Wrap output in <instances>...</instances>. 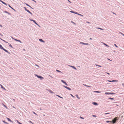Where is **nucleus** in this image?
Wrapping results in <instances>:
<instances>
[{"mask_svg": "<svg viewBox=\"0 0 124 124\" xmlns=\"http://www.w3.org/2000/svg\"><path fill=\"white\" fill-rule=\"evenodd\" d=\"M118 119L119 118L117 117H115L112 119V121H111V123H113V124L116 123Z\"/></svg>", "mask_w": 124, "mask_h": 124, "instance_id": "1", "label": "nucleus"}, {"mask_svg": "<svg viewBox=\"0 0 124 124\" xmlns=\"http://www.w3.org/2000/svg\"><path fill=\"white\" fill-rule=\"evenodd\" d=\"M105 94L106 95H109L110 94L114 95L116 94V93H108L105 92Z\"/></svg>", "mask_w": 124, "mask_h": 124, "instance_id": "2", "label": "nucleus"}, {"mask_svg": "<svg viewBox=\"0 0 124 124\" xmlns=\"http://www.w3.org/2000/svg\"><path fill=\"white\" fill-rule=\"evenodd\" d=\"M62 82L64 83L67 86H68V85L66 83V82L64 81V80H61Z\"/></svg>", "mask_w": 124, "mask_h": 124, "instance_id": "3", "label": "nucleus"}, {"mask_svg": "<svg viewBox=\"0 0 124 124\" xmlns=\"http://www.w3.org/2000/svg\"><path fill=\"white\" fill-rule=\"evenodd\" d=\"M80 44L84 45H89L90 44L88 43H85L83 42H80Z\"/></svg>", "mask_w": 124, "mask_h": 124, "instance_id": "4", "label": "nucleus"}, {"mask_svg": "<svg viewBox=\"0 0 124 124\" xmlns=\"http://www.w3.org/2000/svg\"><path fill=\"white\" fill-rule=\"evenodd\" d=\"M108 81L109 82H117L118 81V80H108Z\"/></svg>", "mask_w": 124, "mask_h": 124, "instance_id": "5", "label": "nucleus"}, {"mask_svg": "<svg viewBox=\"0 0 124 124\" xmlns=\"http://www.w3.org/2000/svg\"><path fill=\"white\" fill-rule=\"evenodd\" d=\"M14 39L15 41H16L19 42H20V43H22V42L20 40H19L17 39Z\"/></svg>", "mask_w": 124, "mask_h": 124, "instance_id": "6", "label": "nucleus"}, {"mask_svg": "<svg viewBox=\"0 0 124 124\" xmlns=\"http://www.w3.org/2000/svg\"><path fill=\"white\" fill-rule=\"evenodd\" d=\"M8 6L11 9L13 10L15 12H16V10H15L9 4H8Z\"/></svg>", "mask_w": 124, "mask_h": 124, "instance_id": "7", "label": "nucleus"}, {"mask_svg": "<svg viewBox=\"0 0 124 124\" xmlns=\"http://www.w3.org/2000/svg\"><path fill=\"white\" fill-rule=\"evenodd\" d=\"M92 103L93 104V105H95V106H97L98 105V104L97 103L95 102H93Z\"/></svg>", "mask_w": 124, "mask_h": 124, "instance_id": "8", "label": "nucleus"}, {"mask_svg": "<svg viewBox=\"0 0 124 124\" xmlns=\"http://www.w3.org/2000/svg\"><path fill=\"white\" fill-rule=\"evenodd\" d=\"M70 12L74 13L76 14H78V13L76 12H75L74 11L72 10L70 11Z\"/></svg>", "mask_w": 124, "mask_h": 124, "instance_id": "9", "label": "nucleus"}, {"mask_svg": "<svg viewBox=\"0 0 124 124\" xmlns=\"http://www.w3.org/2000/svg\"><path fill=\"white\" fill-rule=\"evenodd\" d=\"M0 85L1 86V88L2 89H4V90L5 91L7 90L6 89L5 87H4L2 85L0 84Z\"/></svg>", "mask_w": 124, "mask_h": 124, "instance_id": "10", "label": "nucleus"}, {"mask_svg": "<svg viewBox=\"0 0 124 124\" xmlns=\"http://www.w3.org/2000/svg\"><path fill=\"white\" fill-rule=\"evenodd\" d=\"M69 66L70 67H72L73 69H74L75 70H77V69L74 66H71V65H69Z\"/></svg>", "mask_w": 124, "mask_h": 124, "instance_id": "11", "label": "nucleus"}, {"mask_svg": "<svg viewBox=\"0 0 124 124\" xmlns=\"http://www.w3.org/2000/svg\"><path fill=\"white\" fill-rule=\"evenodd\" d=\"M7 119L8 121H10V122H11L12 123H13V122L9 118L7 117Z\"/></svg>", "mask_w": 124, "mask_h": 124, "instance_id": "12", "label": "nucleus"}, {"mask_svg": "<svg viewBox=\"0 0 124 124\" xmlns=\"http://www.w3.org/2000/svg\"><path fill=\"white\" fill-rule=\"evenodd\" d=\"M0 1L2 3L5 4V5L6 6H7V4L6 3H5V2H4L3 1H2V0H0Z\"/></svg>", "mask_w": 124, "mask_h": 124, "instance_id": "13", "label": "nucleus"}, {"mask_svg": "<svg viewBox=\"0 0 124 124\" xmlns=\"http://www.w3.org/2000/svg\"><path fill=\"white\" fill-rule=\"evenodd\" d=\"M29 20L30 21H32L35 24H36V23H37L34 20H33V19H29Z\"/></svg>", "mask_w": 124, "mask_h": 124, "instance_id": "14", "label": "nucleus"}, {"mask_svg": "<svg viewBox=\"0 0 124 124\" xmlns=\"http://www.w3.org/2000/svg\"><path fill=\"white\" fill-rule=\"evenodd\" d=\"M3 50L4 51H5V52H6L7 53H8V54H10V53L9 52H8V51L7 50L5 49V48H4V49Z\"/></svg>", "mask_w": 124, "mask_h": 124, "instance_id": "15", "label": "nucleus"}, {"mask_svg": "<svg viewBox=\"0 0 124 124\" xmlns=\"http://www.w3.org/2000/svg\"><path fill=\"white\" fill-rule=\"evenodd\" d=\"M39 40L40 42L44 43L45 41L42 39H39Z\"/></svg>", "mask_w": 124, "mask_h": 124, "instance_id": "16", "label": "nucleus"}, {"mask_svg": "<svg viewBox=\"0 0 124 124\" xmlns=\"http://www.w3.org/2000/svg\"><path fill=\"white\" fill-rule=\"evenodd\" d=\"M4 13H6L8 14L9 15H11V14L10 13L8 12V11H4Z\"/></svg>", "mask_w": 124, "mask_h": 124, "instance_id": "17", "label": "nucleus"}, {"mask_svg": "<svg viewBox=\"0 0 124 124\" xmlns=\"http://www.w3.org/2000/svg\"><path fill=\"white\" fill-rule=\"evenodd\" d=\"M38 78H40L41 80H42V79H44V78L43 77L40 75H39L38 77Z\"/></svg>", "mask_w": 124, "mask_h": 124, "instance_id": "18", "label": "nucleus"}, {"mask_svg": "<svg viewBox=\"0 0 124 124\" xmlns=\"http://www.w3.org/2000/svg\"><path fill=\"white\" fill-rule=\"evenodd\" d=\"M0 49H1L3 50L4 48L0 44Z\"/></svg>", "mask_w": 124, "mask_h": 124, "instance_id": "19", "label": "nucleus"}, {"mask_svg": "<svg viewBox=\"0 0 124 124\" xmlns=\"http://www.w3.org/2000/svg\"><path fill=\"white\" fill-rule=\"evenodd\" d=\"M48 91H49L50 93H54L51 90L49 89L48 90Z\"/></svg>", "mask_w": 124, "mask_h": 124, "instance_id": "20", "label": "nucleus"}, {"mask_svg": "<svg viewBox=\"0 0 124 124\" xmlns=\"http://www.w3.org/2000/svg\"><path fill=\"white\" fill-rule=\"evenodd\" d=\"M102 43L103 44H104V45H105L106 46L108 47H109V46L108 45H107V44H106L105 43H104V42H102Z\"/></svg>", "mask_w": 124, "mask_h": 124, "instance_id": "21", "label": "nucleus"}, {"mask_svg": "<svg viewBox=\"0 0 124 124\" xmlns=\"http://www.w3.org/2000/svg\"><path fill=\"white\" fill-rule=\"evenodd\" d=\"M0 39L1 40H2V41H4V42L6 43H8V42L6 41L5 40H3V39H1L0 37Z\"/></svg>", "mask_w": 124, "mask_h": 124, "instance_id": "22", "label": "nucleus"}, {"mask_svg": "<svg viewBox=\"0 0 124 124\" xmlns=\"http://www.w3.org/2000/svg\"><path fill=\"white\" fill-rule=\"evenodd\" d=\"M24 3L25 4L26 6H28L30 8H31V7L30 5H29L28 4L25 3Z\"/></svg>", "mask_w": 124, "mask_h": 124, "instance_id": "23", "label": "nucleus"}, {"mask_svg": "<svg viewBox=\"0 0 124 124\" xmlns=\"http://www.w3.org/2000/svg\"><path fill=\"white\" fill-rule=\"evenodd\" d=\"M2 104L5 107V108L7 109H8V108L3 103H2Z\"/></svg>", "mask_w": 124, "mask_h": 124, "instance_id": "24", "label": "nucleus"}, {"mask_svg": "<svg viewBox=\"0 0 124 124\" xmlns=\"http://www.w3.org/2000/svg\"><path fill=\"white\" fill-rule=\"evenodd\" d=\"M94 93H101V92H100V91H94Z\"/></svg>", "mask_w": 124, "mask_h": 124, "instance_id": "25", "label": "nucleus"}, {"mask_svg": "<svg viewBox=\"0 0 124 124\" xmlns=\"http://www.w3.org/2000/svg\"><path fill=\"white\" fill-rule=\"evenodd\" d=\"M83 85L84 86H86L88 87H91V86L87 85H86V84H84Z\"/></svg>", "mask_w": 124, "mask_h": 124, "instance_id": "26", "label": "nucleus"}, {"mask_svg": "<svg viewBox=\"0 0 124 124\" xmlns=\"http://www.w3.org/2000/svg\"><path fill=\"white\" fill-rule=\"evenodd\" d=\"M16 121H17V122L19 124H22L19 122V121L17 120H16Z\"/></svg>", "mask_w": 124, "mask_h": 124, "instance_id": "27", "label": "nucleus"}, {"mask_svg": "<svg viewBox=\"0 0 124 124\" xmlns=\"http://www.w3.org/2000/svg\"><path fill=\"white\" fill-rule=\"evenodd\" d=\"M2 122L4 123L5 124H9L7 122H5L4 120H3Z\"/></svg>", "mask_w": 124, "mask_h": 124, "instance_id": "28", "label": "nucleus"}, {"mask_svg": "<svg viewBox=\"0 0 124 124\" xmlns=\"http://www.w3.org/2000/svg\"><path fill=\"white\" fill-rule=\"evenodd\" d=\"M28 12L29 13H30L31 15H32V13L29 10H28V12Z\"/></svg>", "mask_w": 124, "mask_h": 124, "instance_id": "29", "label": "nucleus"}, {"mask_svg": "<svg viewBox=\"0 0 124 124\" xmlns=\"http://www.w3.org/2000/svg\"><path fill=\"white\" fill-rule=\"evenodd\" d=\"M28 12L29 13H30L31 15H32V13L29 10H28V12Z\"/></svg>", "mask_w": 124, "mask_h": 124, "instance_id": "30", "label": "nucleus"}, {"mask_svg": "<svg viewBox=\"0 0 124 124\" xmlns=\"http://www.w3.org/2000/svg\"><path fill=\"white\" fill-rule=\"evenodd\" d=\"M108 99H109L111 100H114V99L113 98H111V97H109Z\"/></svg>", "mask_w": 124, "mask_h": 124, "instance_id": "31", "label": "nucleus"}, {"mask_svg": "<svg viewBox=\"0 0 124 124\" xmlns=\"http://www.w3.org/2000/svg\"><path fill=\"white\" fill-rule=\"evenodd\" d=\"M56 71H57V72H58L61 73H62V72L61 71H60L59 70H56Z\"/></svg>", "mask_w": 124, "mask_h": 124, "instance_id": "32", "label": "nucleus"}, {"mask_svg": "<svg viewBox=\"0 0 124 124\" xmlns=\"http://www.w3.org/2000/svg\"><path fill=\"white\" fill-rule=\"evenodd\" d=\"M8 45H9V46L10 47H11V48H13V46L11 45L10 44L8 43Z\"/></svg>", "mask_w": 124, "mask_h": 124, "instance_id": "33", "label": "nucleus"}, {"mask_svg": "<svg viewBox=\"0 0 124 124\" xmlns=\"http://www.w3.org/2000/svg\"><path fill=\"white\" fill-rule=\"evenodd\" d=\"M56 95V96H57L60 97V98H62V99H63V97H61L59 95Z\"/></svg>", "mask_w": 124, "mask_h": 124, "instance_id": "34", "label": "nucleus"}, {"mask_svg": "<svg viewBox=\"0 0 124 124\" xmlns=\"http://www.w3.org/2000/svg\"><path fill=\"white\" fill-rule=\"evenodd\" d=\"M24 9L27 12H28V10L27 8H26L25 7H24Z\"/></svg>", "mask_w": 124, "mask_h": 124, "instance_id": "35", "label": "nucleus"}, {"mask_svg": "<svg viewBox=\"0 0 124 124\" xmlns=\"http://www.w3.org/2000/svg\"><path fill=\"white\" fill-rule=\"evenodd\" d=\"M106 122L107 123H108L110 122V123H111V121H106Z\"/></svg>", "mask_w": 124, "mask_h": 124, "instance_id": "36", "label": "nucleus"}, {"mask_svg": "<svg viewBox=\"0 0 124 124\" xmlns=\"http://www.w3.org/2000/svg\"><path fill=\"white\" fill-rule=\"evenodd\" d=\"M97 28L98 29H100L101 30H104V29H102V28H100V27Z\"/></svg>", "mask_w": 124, "mask_h": 124, "instance_id": "37", "label": "nucleus"}, {"mask_svg": "<svg viewBox=\"0 0 124 124\" xmlns=\"http://www.w3.org/2000/svg\"><path fill=\"white\" fill-rule=\"evenodd\" d=\"M76 96L77 97V98L78 99H80L79 97L78 96V94H76Z\"/></svg>", "mask_w": 124, "mask_h": 124, "instance_id": "38", "label": "nucleus"}, {"mask_svg": "<svg viewBox=\"0 0 124 124\" xmlns=\"http://www.w3.org/2000/svg\"><path fill=\"white\" fill-rule=\"evenodd\" d=\"M67 89L70 91L71 90V89L68 87V88H67Z\"/></svg>", "mask_w": 124, "mask_h": 124, "instance_id": "39", "label": "nucleus"}, {"mask_svg": "<svg viewBox=\"0 0 124 124\" xmlns=\"http://www.w3.org/2000/svg\"><path fill=\"white\" fill-rule=\"evenodd\" d=\"M77 14L78 15H79L81 16H83V15L80 14L78 13V14Z\"/></svg>", "mask_w": 124, "mask_h": 124, "instance_id": "40", "label": "nucleus"}, {"mask_svg": "<svg viewBox=\"0 0 124 124\" xmlns=\"http://www.w3.org/2000/svg\"><path fill=\"white\" fill-rule=\"evenodd\" d=\"M95 65L96 66H98V67H102V66H101L100 65H98V64H96Z\"/></svg>", "mask_w": 124, "mask_h": 124, "instance_id": "41", "label": "nucleus"}, {"mask_svg": "<svg viewBox=\"0 0 124 124\" xmlns=\"http://www.w3.org/2000/svg\"><path fill=\"white\" fill-rule=\"evenodd\" d=\"M63 87H64V88H66V89H67V88H68V87L66 86H65V85H63Z\"/></svg>", "mask_w": 124, "mask_h": 124, "instance_id": "42", "label": "nucleus"}, {"mask_svg": "<svg viewBox=\"0 0 124 124\" xmlns=\"http://www.w3.org/2000/svg\"><path fill=\"white\" fill-rule=\"evenodd\" d=\"M63 87H64V88H66V89H67V88H68V87L66 86H65V85H63Z\"/></svg>", "mask_w": 124, "mask_h": 124, "instance_id": "43", "label": "nucleus"}, {"mask_svg": "<svg viewBox=\"0 0 124 124\" xmlns=\"http://www.w3.org/2000/svg\"><path fill=\"white\" fill-rule=\"evenodd\" d=\"M114 45L117 48L118 47V46H117V45H116V44H114Z\"/></svg>", "mask_w": 124, "mask_h": 124, "instance_id": "44", "label": "nucleus"}, {"mask_svg": "<svg viewBox=\"0 0 124 124\" xmlns=\"http://www.w3.org/2000/svg\"><path fill=\"white\" fill-rule=\"evenodd\" d=\"M79 118H80L82 119H84V117H81V116H80Z\"/></svg>", "mask_w": 124, "mask_h": 124, "instance_id": "45", "label": "nucleus"}, {"mask_svg": "<svg viewBox=\"0 0 124 124\" xmlns=\"http://www.w3.org/2000/svg\"><path fill=\"white\" fill-rule=\"evenodd\" d=\"M32 112L34 114H35L36 115L38 116V115L37 114H36L35 112L33 111Z\"/></svg>", "mask_w": 124, "mask_h": 124, "instance_id": "46", "label": "nucleus"}, {"mask_svg": "<svg viewBox=\"0 0 124 124\" xmlns=\"http://www.w3.org/2000/svg\"><path fill=\"white\" fill-rule=\"evenodd\" d=\"M35 76L37 77L38 78V77L39 76V75H37V74H35Z\"/></svg>", "mask_w": 124, "mask_h": 124, "instance_id": "47", "label": "nucleus"}, {"mask_svg": "<svg viewBox=\"0 0 124 124\" xmlns=\"http://www.w3.org/2000/svg\"><path fill=\"white\" fill-rule=\"evenodd\" d=\"M35 76L37 77L38 78V77L39 76V75H37V74H35Z\"/></svg>", "mask_w": 124, "mask_h": 124, "instance_id": "48", "label": "nucleus"}, {"mask_svg": "<svg viewBox=\"0 0 124 124\" xmlns=\"http://www.w3.org/2000/svg\"><path fill=\"white\" fill-rule=\"evenodd\" d=\"M70 95L73 98L75 97L74 96H73L72 94H70Z\"/></svg>", "mask_w": 124, "mask_h": 124, "instance_id": "49", "label": "nucleus"}, {"mask_svg": "<svg viewBox=\"0 0 124 124\" xmlns=\"http://www.w3.org/2000/svg\"><path fill=\"white\" fill-rule=\"evenodd\" d=\"M109 114H110V113H105V115Z\"/></svg>", "mask_w": 124, "mask_h": 124, "instance_id": "50", "label": "nucleus"}, {"mask_svg": "<svg viewBox=\"0 0 124 124\" xmlns=\"http://www.w3.org/2000/svg\"><path fill=\"white\" fill-rule=\"evenodd\" d=\"M120 33L124 36V34L121 32H120Z\"/></svg>", "mask_w": 124, "mask_h": 124, "instance_id": "51", "label": "nucleus"}, {"mask_svg": "<svg viewBox=\"0 0 124 124\" xmlns=\"http://www.w3.org/2000/svg\"><path fill=\"white\" fill-rule=\"evenodd\" d=\"M35 65L37 66L38 68L39 67V66L37 64H35Z\"/></svg>", "mask_w": 124, "mask_h": 124, "instance_id": "52", "label": "nucleus"}, {"mask_svg": "<svg viewBox=\"0 0 124 124\" xmlns=\"http://www.w3.org/2000/svg\"><path fill=\"white\" fill-rule=\"evenodd\" d=\"M29 122L30 123L32 124H34V123H33L31 121H29Z\"/></svg>", "mask_w": 124, "mask_h": 124, "instance_id": "53", "label": "nucleus"}, {"mask_svg": "<svg viewBox=\"0 0 124 124\" xmlns=\"http://www.w3.org/2000/svg\"><path fill=\"white\" fill-rule=\"evenodd\" d=\"M35 24L37 25L38 26H39V27H40V26L39 24H38L37 23H36Z\"/></svg>", "mask_w": 124, "mask_h": 124, "instance_id": "54", "label": "nucleus"}, {"mask_svg": "<svg viewBox=\"0 0 124 124\" xmlns=\"http://www.w3.org/2000/svg\"><path fill=\"white\" fill-rule=\"evenodd\" d=\"M93 116L94 117H96V115H93Z\"/></svg>", "mask_w": 124, "mask_h": 124, "instance_id": "55", "label": "nucleus"}, {"mask_svg": "<svg viewBox=\"0 0 124 124\" xmlns=\"http://www.w3.org/2000/svg\"><path fill=\"white\" fill-rule=\"evenodd\" d=\"M70 3H71V2L69 0H67Z\"/></svg>", "mask_w": 124, "mask_h": 124, "instance_id": "56", "label": "nucleus"}, {"mask_svg": "<svg viewBox=\"0 0 124 124\" xmlns=\"http://www.w3.org/2000/svg\"><path fill=\"white\" fill-rule=\"evenodd\" d=\"M107 59L108 60H110V61H112V60H110V59H109V58H107Z\"/></svg>", "mask_w": 124, "mask_h": 124, "instance_id": "57", "label": "nucleus"}, {"mask_svg": "<svg viewBox=\"0 0 124 124\" xmlns=\"http://www.w3.org/2000/svg\"><path fill=\"white\" fill-rule=\"evenodd\" d=\"M31 0L33 1L35 3L36 2L35 0Z\"/></svg>", "mask_w": 124, "mask_h": 124, "instance_id": "58", "label": "nucleus"}, {"mask_svg": "<svg viewBox=\"0 0 124 124\" xmlns=\"http://www.w3.org/2000/svg\"><path fill=\"white\" fill-rule=\"evenodd\" d=\"M106 73H107V74L108 75H110V74L109 73H108V72H106Z\"/></svg>", "mask_w": 124, "mask_h": 124, "instance_id": "59", "label": "nucleus"}, {"mask_svg": "<svg viewBox=\"0 0 124 124\" xmlns=\"http://www.w3.org/2000/svg\"><path fill=\"white\" fill-rule=\"evenodd\" d=\"M86 23H90V22H88V21H87V22H86Z\"/></svg>", "mask_w": 124, "mask_h": 124, "instance_id": "60", "label": "nucleus"}, {"mask_svg": "<svg viewBox=\"0 0 124 124\" xmlns=\"http://www.w3.org/2000/svg\"><path fill=\"white\" fill-rule=\"evenodd\" d=\"M71 22H72V23H73L74 24H75V23H74V22H73V21H72Z\"/></svg>", "mask_w": 124, "mask_h": 124, "instance_id": "61", "label": "nucleus"}, {"mask_svg": "<svg viewBox=\"0 0 124 124\" xmlns=\"http://www.w3.org/2000/svg\"><path fill=\"white\" fill-rule=\"evenodd\" d=\"M89 39L92 40L93 39L92 38H91Z\"/></svg>", "mask_w": 124, "mask_h": 124, "instance_id": "62", "label": "nucleus"}, {"mask_svg": "<svg viewBox=\"0 0 124 124\" xmlns=\"http://www.w3.org/2000/svg\"><path fill=\"white\" fill-rule=\"evenodd\" d=\"M0 35L1 36H3V35L2 34H1V33H0Z\"/></svg>", "mask_w": 124, "mask_h": 124, "instance_id": "63", "label": "nucleus"}, {"mask_svg": "<svg viewBox=\"0 0 124 124\" xmlns=\"http://www.w3.org/2000/svg\"><path fill=\"white\" fill-rule=\"evenodd\" d=\"M0 27H2V25H1L0 24Z\"/></svg>", "mask_w": 124, "mask_h": 124, "instance_id": "64", "label": "nucleus"}]
</instances>
